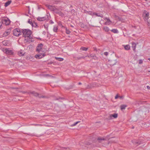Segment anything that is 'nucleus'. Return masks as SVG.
I'll use <instances>...</instances> for the list:
<instances>
[{
  "label": "nucleus",
  "instance_id": "4",
  "mask_svg": "<svg viewBox=\"0 0 150 150\" xmlns=\"http://www.w3.org/2000/svg\"><path fill=\"white\" fill-rule=\"evenodd\" d=\"M34 41L33 38L30 36L25 38L24 42L27 43H30Z\"/></svg>",
  "mask_w": 150,
  "mask_h": 150
},
{
  "label": "nucleus",
  "instance_id": "53",
  "mask_svg": "<svg viewBox=\"0 0 150 150\" xmlns=\"http://www.w3.org/2000/svg\"><path fill=\"white\" fill-rule=\"evenodd\" d=\"M134 128V127H132V128L133 129Z\"/></svg>",
  "mask_w": 150,
  "mask_h": 150
},
{
  "label": "nucleus",
  "instance_id": "30",
  "mask_svg": "<svg viewBox=\"0 0 150 150\" xmlns=\"http://www.w3.org/2000/svg\"><path fill=\"white\" fill-rule=\"evenodd\" d=\"M88 48H87L85 47H82L81 48L80 50H82L83 51H87Z\"/></svg>",
  "mask_w": 150,
  "mask_h": 150
},
{
  "label": "nucleus",
  "instance_id": "57",
  "mask_svg": "<svg viewBox=\"0 0 150 150\" xmlns=\"http://www.w3.org/2000/svg\"><path fill=\"white\" fill-rule=\"evenodd\" d=\"M52 62L51 63H50V64H52Z\"/></svg>",
  "mask_w": 150,
  "mask_h": 150
},
{
  "label": "nucleus",
  "instance_id": "55",
  "mask_svg": "<svg viewBox=\"0 0 150 150\" xmlns=\"http://www.w3.org/2000/svg\"><path fill=\"white\" fill-rule=\"evenodd\" d=\"M90 14H92V13H89Z\"/></svg>",
  "mask_w": 150,
  "mask_h": 150
},
{
  "label": "nucleus",
  "instance_id": "41",
  "mask_svg": "<svg viewBox=\"0 0 150 150\" xmlns=\"http://www.w3.org/2000/svg\"><path fill=\"white\" fill-rule=\"evenodd\" d=\"M61 28H64L65 29L66 27H64V26H63L62 24L61 25Z\"/></svg>",
  "mask_w": 150,
  "mask_h": 150
},
{
  "label": "nucleus",
  "instance_id": "42",
  "mask_svg": "<svg viewBox=\"0 0 150 150\" xmlns=\"http://www.w3.org/2000/svg\"><path fill=\"white\" fill-rule=\"evenodd\" d=\"M146 87L148 89H150V87L149 86H147Z\"/></svg>",
  "mask_w": 150,
  "mask_h": 150
},
{
  "label": "nucleus",
  "instance_id": "21",
  "mask_svg": "<svg viewBox=\"0 0 150 150\" xmlns=\"http://www.w3.org/2000/svg\"><path fill=\"white\" fill-rule=\"evenodd\" d=\"M93 15H96L97 16L100 17H103V15L102 14H100V13H93Z\"/></svg>",
  "mask_w": 150,
  "mask_h": 150
},
{
  "label": "nucleus",
  "instance_id": "22",
  "mask_svg": "<svg viewBox=\"0 0 150 150\" xmlns=\"http://www.w3.org/2000/svg\"><path fill=\"white\" fill-rule=\"evenodd\" d=\"M103 30H104L105 32H108L109 30V28L107 27V26H105L103 27Z\"/></svg>",
  "mask_w": 150,
  "mask_h": 150
},
{
  "label": "nucleus",
  "instance_id": "24",
  "mask_svg": "<svg viewBox=\"0 0 150 150\" xmlns=\"http://www.w3.org/2000/svg\"><path fill=\"white\" fill-rule=\"evenodd\" d=\"M55 58L58 61H63L64 60V59L62 58H60V57H55Z\"/></svg>",
  "mask_w": 150,
  "mask_h": 150
},
{
  "label": "nucleus",
  "instance_id": "47",
  "mask_svg": "<svg viewBox=\"0 0 150 150\" xmlns=\"http://www.w3.org/2000/svg\"><path fill=\"white\" fill-rule=\"evenodd\" d=\"M81 82H79V83H78V84L79 85H81Z\"/></svg>",
  "mask_w": 150,
  "mask_h": 150
},
{
  "label": "nucleus",
  "instance_id": "39",
  "mask_svg": "<svg viewBox=\"0 0 150 150\" xmlns=\"http://www.w3.org/2000/svg\"><path fill=\"white\" fill-rule=\"evenodd\" d=\"M104 19L105 20H107V21H108V20H109L110 19H109V18H108L107 17H105L104 18Z\"/></svg>",
  "mask_w": 150,
  "mask_h": 150
},
{
  "label": "nucleus",
  "instance_id": "56",
  "mask_svg": "<svg viewBox=\"0 0 150 150\" xmlns=\"http://www.w3.org/2000/svg\"><path fill=\"white\" fill-rule=\"evenodd\" d=\"M23 92V93H25V92Z\"/></svg>",
  "mask_w": 150,
  "mask_h": 150
},
{
  "label": "nucleus",
  "instance_id": "52",
  "mask_svg": "<svg viewBox=\"0 0 150 150\" xmlns=\"http://www.w3.org/2000/svg\"><path fill=\"white\" fill-rule=\"evenodd\" d=\"M44 26H45V28L46 27V26H45V25H44Z\"/></svg>",
  "mask_w": 150,
  "mask_h": 150
},
{
  "label": "nucleus",
  "instance_id": "46",
  "mask_svg": "<svg viewBox=\"0 0 150 150\" xmlns=\"http://www.w3.org/2000/svg\"><path fill=\"white\" fill-rule=\"evenodd\" d=\"M28 9H29V11H28V13H29V6H28Z\"/></svg>",
  "mask_w": 150,
  "mask_h": 150
},
{
  "label": "nucleus",
  "instance_id": "13",
  "mask_svg": "<svg viewBox=\"0 0 150 150\" xmlns=\"http://www.w3.org/2000/svg\"><path fill=\"white\" fill-rule=\"evenodd\" d=\"M97 141L99 143H101L102 141L106 140V139L103 138H101L100 137H99L97 139Z\"/></svg>",
  "mask_w": 150,
  "mask_h": 150
},
{
  "label": "nucleus",
  "instance_id": "48",
  "mask_svg": "<svg viewBox=\"0 0 150 150\" xmlns=\"http://www.w3.org/2000/svg\"><path fill=\"white\" fill-rule=\"evenodd\" d=\"M51 23H53V21H51Z\"/></svg>",
  "mask_w": 150,
  "mask_h": 150
},
{
  "label": "nucleus",
  "instance_id": "58",
  "mask_svg": "<svg viewBox=\"0 0 150 150\" xmlns=\"http://www.w3.org/2000/svg\"><path fill=\"white\" fill-rule=\"evenodd\" d=\"M47 76H49L48 74L47 75Z\"/></svg>",
  "mask_w": 150,
  "mask_h": 150
},
{
  "label": "nucleus",
  "instance_id": "54",
  "mask_svg": "<svg viewBox=\"0 0 150 150\" xmlns=\"http://www.w3.org/2000/svg\"><path fill=\"white\" fill-rule=\"evenodd\" d=\"M90 144H88V145H90Z\"/></svg>",
  "mask_w": 150,
  "mask_h": 150
},
{
  "label": "nucleus",
  "instance_id": "9",
  "mask_svg": "<svg viewBox=\"0 0 150 150\" xmlns=\"http://www.w3.org/2000/svg\"><path fill=\"white\" fill-rule=\"evenodd\" d=\"M3 23L6 25H8L10 24V21L9 19L7 18L3 20Z\"/></svg>",
  "mask_w": 150,
  "mask_h": 150
},
{
  "label": "nucleus",
  "instance_id": "5",
  "mask_svg": "<svg viewBox=\"0 0 150 150\" xmlns=\"http://www.w3.org/2000/svg\"><path fill=\"white\" fill-rule=\"evenodd\" d=\"M2 51L7 54L11 55L13 54V51L9 48H4L2 50Z\"/></svg>",
  "mask_w": 150,
  "mask_h": 150
},
{
  "label": "nucleus",
  "instance_id": "40",
  "mask_svg": "<svg viewBox=\"0 0 150 150\" xmlns=\"http://www.w3.org/2000/svg\"><path fill=\"white\" fill-rule=\"evenodd\" d=\"M118 97H119V96H118V95H117L115 97V99H117Z\"/></svg>",
  "mask_w": 150,
  "mask_h": 150
},
{
  "label": "nucleus",
  "instance_id": "51",
  "mask_svg": "<svg viewBox=\"0 0 150 150\" xmlns=\"http://www.w3.org/2000/svg\"><path fill=\"white\" fill-rule=\"evenodd\" d=\"M44 26H45V28L46 27V26H45V25H44Z\"/></svg>",
  "mask_w": 150,
  "mask_h": 150
},
{
  "label": "nucleus",
  "instance_id": "33",
  "mask_svg": "<svg viewBox=\"0 0 150 150\" xmlns=\"http://www.w3.org/2000/svg\"><path fill=\"white\" fill-rule=\"evenodd\" d=\"M69 149L64 147H62L60 148L61 150H68Z\"/></svg>",
  "mask_w": 150,
  "mask_h": 150
},
{
  "label": "nucleus",
  "instance_id": "23",
  "mask_svg": "<svg viewBox=\"0 0 150 150\" xmlns=\"http://www.w3.org/2000/svg\"><path fill=\"white\" fill-rule=\"evenodd\" d=\"M111 31L113 33H118V31L117 29H113L111 30Z\"/></svg>",
  "mask_w": 150,
  "mask_h": 150
},
{
  "label": "nucleus",
  "instance_id": "7",
  "mask_svg": "<svg viewBox=\"0 0 150 150\" xmlns=\"http://www.w3.org/2000/svg\"><path fill=\"white\" fill-rule=\"evenodd\" d=\"M43 46V45L42 43L38 44L37 47L36 51L38 52H42V49Z\"/></svg>",
  "mask_w": 150,
  "mask_h": 150
},
{
  "label": "nucleus",
  "instance_id": "32",
  "mask_svg": "<svg viewBox=\"0 0 150 150\" xmlns=\"http://www.w3.org/2000/svg\"><path fill=\"white\" fill-rule=\"evenodd\" d=\"M65 30H66V32L67 33V34H69L70 33H71L70 31L69 30L67 29V28H65Z\"/></svg>",
  "mask_w": 150,
  "mask_h": 150
},
{
  "label": "nucleus",
  "instance_id": "14",
  "mask_svg": "<svg viewBox=\"0 0 150 150\" xmlns=\"http://www.w3.org/2000/svg\"><path fill=\"white\" fill-rule=\"evenodd\" d=\"M118 114L117 113H115L114 114H111L110 115V119H112V117L116 118L117 117Z\"/></svg>",
  "mask_w": 150,
  "mask_h": 150
},
{
  "label": "nucleus",
  "instance_id": "50",
  "mask_svg": "<svg viewBox=\"0 0 150 150\" xmlns=\"http://www.w3.org/2000/svg\"><path fill=\"white\" fill-rule=\"evenodd\" d=\"M148 59L150 61V58H149Z\"/></svg>",
  "mask_w": 150,
  "mask_h": 150
},
{
  "label": "nucleus",
  "instance_id": "8",
  "mask_svg": "<svg viewBox=\"0 0 150 150\" xmlns=\"http://www.w3.org/2000/svg\"><path fill=\"white\" fill-rule=\"evenodd\" d=\"M132 142L134 144L137 146L142 143V142L140 140H133L132 141Z\"/></svg>",
  "mask_w": 150,
  "mask_h": 150
},
{
  "label": "nucleus",
  "instance_id": "27",
  "mask_svg": "<svg viewBox=\"0 0 150 150\" xmlns=\"http://www.w3.org/2000/svg\"><path fill=\"white\" fill-rule=\"evenodd\" d=\"M11 1H8L7 2H6L5 4V6L6 7L8 6L11 4Z\"/></svg>",
  "mask_w": 150,
  "mask_h": 150
},
{
  "label": "nucleus",
  "instance_id": "36",
  "mask_svg": "<svg viewBox=\"0 0 150 150\" xmlns=\"http://www.w3.org/2000/svg\"><path fill=\"white\" fill-rule=\"evenodd\" d=\"M108 54V52H105L104 53V54L105 56H107Z\"/></svg>",
  "mask_w": 150,
  "mask_h": 150
},
{
  "label": "nucleus",
  "instance_id": "35",
  "mask_svg": "<svg viewBox=\"0 0 150 150\" xmlns=\"http://www.w3.org/2000/svg\"><path fill=\"white\" fill-rule=\"evenodd\" d=\"M92 57L94 59H97L98 58L94 54H93V57Z\"/></svg>",
  "mask_w": 150,
  "mask_h": 150
},
{
  "label": "nucleus",
  "instance_id": "17",
  "mask_svg": "<svg viewBox=\"0 0 150 150\" xmlns=\"http://www.w3.org/2000/svg\"><path fill=\"white\" fill-rule=\"evenodd\" d=\"M47 6L49 9H50L51 11H54V9L56 7L55 6H53L51 5H48Z\"/></svg>",
  "mask_w": 150,
  "mask_h": 150
},
{
  "label": "nucleus",
  "instance_id": "18",
  "mask_svg": "<svg viewBox=\"0 0 150 150\" xmlns=\"http://www.w3.org/2000/svg\"><path fill=\"white\" fill-rule=\"evenodd\" d=\"M24 54V51L22 50H20L18 53V55L20 56H23Z\"/></svg>",
  "mask_w": 150,
  "mask_h": 150
},
{
  "label": "nucleus",
  "instance_id": "16",
  "mask_svg": "<svg viewBox=\"0 0 150 150\" xmlns=\"http://www.w3.org/2000/svg\"><path fill=\"white\" fill-rule=\"evenodd\" d=\"M10 33V30H8V31H5L3 34V37H6Z\"/></svg>",
  "mask_w": 150,
  "mask_h": 150
},
{
  "label": "nucleus",
  "instance_id": "43",
  "mask_svg": "<svg viewBox=\"0 0 150 150\" xmlns=\"http://www.w3.org/2000/svg\"><path fill=\"white\" fill-rule=\"evenodd\" d=\"M3 44H4V45H6V42L5 41H3Z\"/></svg>",
  "mask_w": 150,
  "mask_h": 150
},
{
  "label": "nucleus",
  "instance_id": "10",
  "mask_svg": "<svg viewBox=\"0 0 150 150\" xmlns=\"http://www.w3.org/2000/svg\"><path fill=\"white\" fill-rule=\"evenodd\" d=\"M92 57H93V54H90V55H87L85 57H76L78 60L80 59L81 58L84 59L85 57H88V58Z\"/></svg>",
  "mask_w": 150,
  "mask_h": 150
},
{
  "label": "nucleus",
  "instance_id": "12",
  "mask_svg": "<svg viewBox=\"0 0 150 150\" xmlns=\"http://www.w3.org/2000/svg\"><path fill=\"white\" fill-rule=\"evenodd\" d=\"M92 85H93L92 86L91 85H88L87 86V88H91L92 87H97L99 86V85L96 83H93L92 84Z\"/></svg>",
  "mask_w": 150,
  "mask_h": 150
},
{
  "label": "nucleus",
  "instance_id": "28",
  "mask_svg": "<svg viewBox=\"0 0 150 150\" xmlns=\"http://www.w3.org/2000/svg\"><path fill=\"white\" fill-rule=\"evenodd\" d=\"M60 16H62V17H63L64 16V14L62 12H61V11L60 12H58V14Z\"/></svg>",
  "mask_w": 150,
  "mask_h": 150
},
{
  "label": "nucleus",
  "instance_id": "38",
  "mask_svg": "<svg viewBox=\"0 0 150 150\" xmlns=\"http://www.w3.org/2000/svg\"><path fill=\"white\" fill-rule=\"evenodd\" d=\"M143 61L142 60H140L139 61V64H141L142 63Z\"/></svg>",
  "mask_w": 150,
  "mask_h": 150
},
{
  "label": "nucleus",
  "instance_id": "37",
  "mask_svg": "<svg viewBox=\"0 0 150 150\" xmlns=\"http://www.w3.org/2000/svg\"><path fill=\"white\" fill-rule=\"evenodd\" d=\"M80 122L79 121H78V122H77L75 123H74L73 125V126H75L76 124H77V123L79 122Z\"/></svg>",
  "mask_w": 150,
  "mask_h": 150
},
{
  "label": "nucleus",
  "instance_id": "6",
  "mask_svg": "<svg viewBox=\"0 0 150 150\" xmlns=\"http://www.w3.org/2000/svg\"><path fill=\"white\" fill-rule=\"evenodd\" d=\"M27 93L29 94L31 93L32 94H33L34 96L36 97H38L39 98H44L45 97V96H42L39 94V93H38L37 92H36L35 91H30Z\"/></svg>",
  "mask_w": 150,
  "mask_h": 150
},
{
  "label": "nucleus",
  "instance_id": "34",
  "mask_svg": "<svg viewBox=\"0 0 150 150\" xmlns=\"http://www.w3.org/2000/svg\"><path fill=\"white\" fill-rule=\"evenodd\" d=\"M58 29L57 28L56 26H54L53 28V31L54 32H56L57 31Z\"/></svg>",
  "mask_w": 150,
  "mask_h": 150
},
{
  "label": "nucleus",
  "instance_id": "20",
  "mask_svg": "<svg viewBox=\"0 0 150 150\" xmlns=\"http://www.w3.org/2000/svg\"><path fill=\"white\" fill-rule=\"evenodd\" d=\"M112 22L110 20V19L108 20L104 24L105 25H110L111 24V23Z\"/></svg>",
  "mask_w": 150,
  "mask_h": 150
},
{
  "label": "nucleus",
  "instance_id": "26",
  "mask_svg": "<svg viewBox=\"0 0 150 150\" xmlns=\"http://www.w3.org/2000/svg\"><path fill=\"white\" fill-rule=\"evenodd\" d=\"M127 106L126 105H122L120 106L121 109L122 110L125 109Z\"/></svg>",
  "mask_w": 150,
  "mask_h": 150
},
{
  "label": "nucleus",
  "instance_id": "45",
  "mask_svg": "<svg viewBox=\"0 0 150 150\" xmlns=\"http://www.w3.org/2000/svg\"><path fill=\"white\" fill-rule=\"evenodd\" d=\"M119 97L120 98V99H122L123 98L122 96H119Z\"/></svg>",
  "mask_w": 150,
  "mask_h": 150
},
{
  "label": "nucleus",
  "instance_id": "11",
  "mask_svg": "<svg viewBox=\"0 0 150 150\" xmlns=\"http://www.w3.org/2000/svg\"><path fill=\"white\" fill-rule=\"evenodd\" d=\"M37 19L39 21H44L45 20H46L47 18L46 17H38Z\"/></svg>",
  "mask_w": 150,
  "mask_h": 150
},
{
  "label": "nucleus",
  "instance_id": "3",
  "mask_svg": "<svg viewBox=\"0 0 150 150\" xmlns=\"http://www.w3.org/2000/svg\"><path fill=\"white\" fill-rule=\"evenodd\" d=\"M45 56V54L43 52H38L37 54H36L35 57L37 59H40L42 58Z\"/></svg>",
  "mask_w": 150,
  "mask_h": 150
},
{
  "label": "nucleus",
  "instance_id": "29",
  "mask_svg": "<svg viewBox=\"0 0 150 150\" xmlns=\"http://www.w3.org/2000/svg\"><path fill=\"white\" fill-rule=\"evenodd\" d=\"M149 16V13L148 12L146 14L145 17V19L147 20L149 18L148 17Z\"/></svg>",
  "mask_w": 150,
  "mask_h": 150
},
{
  "label": "nucleus",
  "instance_id": "44",
  "mask_svg": "<svg viewBox=\"0 0 150 150\" xmlns=\"http://www.w3.org/2000/svg\"><path fill=\"white\" fill-rule=\"evenodd\" d=\"M33 25H35V26L34 27H35V26H37V24L36 23H33Z\"/></svg>",
  "mask_w": 150,
  "mask_h": 150
},
{
  "label": "nucleus",
  "instance_id": "31",
  "mask_svg": "<svg viewBox=\"0 0 150 150\" xmlns=\"http://www.w3.org/2000/svg\"><path fill=\"white\" fill-rule=\"evenodd\" d=\"M28 22L31 25H32V26H34L35 25H33V23L32 22V21L31 20H29Z\"/></svg>",
  "mask_w": 150,
  "mask_h": 150
},
{
  "label": "nucleus",
  "instance_id": "19",
  "mask_svg": "<svg viewBox=\"0 0 150 150\" xmlns=\"http://www.w3.org/2000/svg\"><path fill=\"white\" fill-rule=\"evenodd\" d=\"M132 47L133 48V50L134 51L136 48V44L134 42H132Z\"/></svg>",
  "mask_w": 150,
  "mask_h": 150
},
{
  "label": "nucleus",
  "instance_id": "49",
  "mask_svg": "<svg viewBox=\"0 0 150 150\" xmlns=\"http://www.w3.org/2000/svg\"><path fill=\"white\" fill-rule=\"evenodd\" d=\"M2 26V23H0V27Z\"/></svg>",
  "mask_w": 150,
  "mask_h": 150
},
{
  "label": "nucleus",
  "instance_id": "2",
  "mask_svg": "<svg viewBox=\"0 0 150 150\" xmlns=\"http://www.w3.org/2000/svg\"><path fill=\"white\" fill-rule=\"evenodd\" d=\"M21 29L20 30L19 28H16L13 30V34L14 36H18L22 34Z\"/></svg>",
  "mask_w": 150,
  "mask_h": 150
},
{
  "label": "nucleus",
  "instance_id": "15",
  "mask_svg": "<svg viewBox=\"0 0 150 150\" xmlns=\"http://www.w3.org/2000/svg\"><path fill=\"white\" fill-rule=\"evenodd\" d=\"M62 9H59L57 8L56 7H55L54 11V13L57 14H58V12H59L61 11Z\"/></svg>",
  "mask_w": 150,
  "mask_h": 150
},
{
  "label": "nucleus",
  "instance_id": "1",
  "mask_svg": "<svg viewBox=\"0 0 150 150\" xmlns=\"http://www.w3.org/2000/svg\"><path fill=\"white\" fill-rule=\"evenodd\" d=\"M22 34L24 38L31 36L32 31L28 29H21Z\"/></svg>",
  "mask_w": 150,
  "mask_h": 150
},
{
  "label": "nucleus",
  "instance_id": "25",
  "mask_svg": "<svg viewBox=\"0 0 150 150\" xmlns=\"http://www.w3.org/2000/svg\"><path fill=\"white\" fill-rule=\"evenodd\" d=\"M124 48L125 50H129L130 49V47L129 45H126L124 46Z\"/></svg>",
  "mask_w": 150,
  "mask_h": 150
}]
</instances>
